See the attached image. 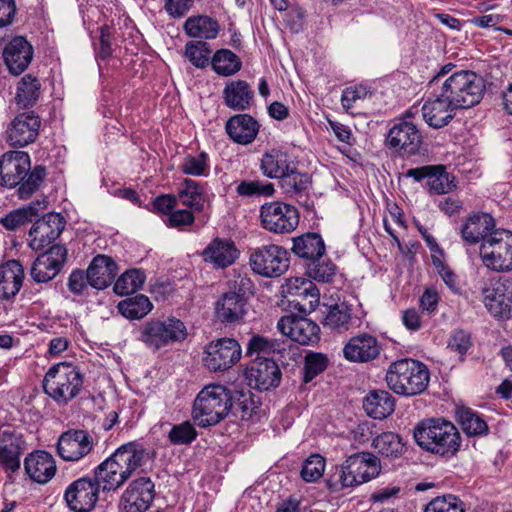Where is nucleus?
Here are the masks:
<instances>
[{
    "mask_svg": "<svg viewBox=\"0 0 512 512\" xmlns=\"http://www.w3.org/2000/svg\"><path fill=\"white\" fill-rule=\"evenodd\" d=\"M454 65L446 64L429 81V96L421 107L424 121L434 129L448 125L458 109H467L483 98L486 85L482 76L461 70L448 75Z\"/></svg>",
    "mask_w": 512,
    "mask_h": 512,
    "instance_id": "1",
    "label": "nucleus"
},
{
    "mask_svg": "<svg viewBox=\"0 0 512 512\" xmlns=\"http://www.w3.org/2000/svg\"><path fill=\"white\" fill-rule=\"evenodd\" d=\"M413 437L424 451L450 459L460 451L462 438L457 427L443 418H429L419 422Z\"/></svg>",
    "mask_w": 512,
    "mask_h": 512,
    "instance_id": "2",
    "label": "nucleus"
},
{
    "mask_svg": "<svg viewBox=\"0 0 512 512\" xmlns=\"http://www.w3.org/2000/svg\"><path fill=\"white\" fill-rule=\"evenodd\" d=\"M385 381L395 394L412 397L427 389L430 372L424 363L411 358H403L389 365Z\"/></svg>",
    "mask_w": 512,
    "mask_h": 512,
    "instance_id": "3",
    "label": "nucleus"
},
{
    "mask_svg": "<svg viewBox=\"0 0 512 512\" xmlns=\"http://www.w3.org/2000/svg\"><path fill=\"white\" fill-rule=\"evenodd\" d=\"M381 471L379 458L370 452H359L347 457L328 479L330 489L339 491L358 486L376 478Z\"/></svg>",
    "mask_w": 512,
    "mask_h": 512,
    "instance_id": "4",
    "label": "nucleus"
},
{
    "mask_svg": "<svg viewBox=\"0 0 512 512\" xmlns=\"http://www.w3.org/2000/svg\"><path fill=\"white\" fill-rule=\"evenodd\" d=\"M233 408L231 391L218 384L205 386L194 400L192 416L200 427L214 426Z\"/></svg>",
    "mask_w": 512,
    "mask_h": 512,
    "instance_id": "5",
    "label": "nucleus"
},
{
    "mask_svg": "<svg viewBox=\"0 0 512 512\" xmlns=\"http://www.w3.org/2000/svg\"><path fill=\"white\" fill-rule=\"evenodd\" d=\"M228 287L215 302V317L225 325L239 324L247 314L248 295L253 294L254 285L247 276L238 275Z\"/></svg>",
    "mask_w": 512,
    "mask_h": 512,
    "instance_id": "6",
    "label": "nucleus"
},
{
    "mask_svg": "<svg viewBox=\"0 0 512 512\" xmlns=\"http://www.w3.org/2000/svg\"><path fill=\"white\" fill-rule=\"evenodd\" d=\"M83 388V375L79 368L61 362L53 365L43 379L44 392L59 405H66L77 397Z\"/></svg>",
    "mask_w": 512,
    "mask_h": 512,
    "instance_id": "7",
    "label": "nucleus"
},
{
    "mask_svg": "<svg viewBox=\"0 0 512 512\" xmlns=\"http://www.w3.org/2000/svg\"><path fill=\"white\" fill-rule=\"evenodd\" d=\"M480 258L488 269L495 272L512 270V232L496 229L480 245Z\"/></svg>",
    "mask_w": 512,
    "mask_h": 512,
    "instance_id": "8",
    "label": "nucleus"
},
{
    "mask_svg": "<svg viewBox=\"0 0 512 512\" xmlns=\"http://www.w3.org/2000/svg\"><path fill=\"white\" fill-rule=\"evenodd\" d=\"M186 337L185 324L181 320L171 317L164 321L152 320L145 323L140 330L138 339L148 348L157 351L164 346L183 341Z\"/></svg>",
    "mask_w": 512,
    "mask_h": 512,
    "instance_id": "9",
    "label": "nucleus"
},
{
    "mask_svg": "<svg viewBox=\"0 0 512 512\" xmlns=\"http://www.w3.org/2000/svg\"><path fill=\"white\" fill-rule=\"evenodd\" d=\"M261 226L274 234L293 232L300 220L297 208L283 201L265 202L259 210Z\"/></svg>",
    "mask_w": 512,
    "mask_h": 512,
    "instance_id": "10",
    "label": "nucleus"
},
{
    "mask_svg": "<svg viewBox=\"0 0 512 512\" xmlns=\"http://www.w3.org/2000/svg\"><path fill=\"white\" fill-rule=\"evenodd\" d=\"M483 303L496 319L512 318V278L500 276L490 279L482 288Z\"/></svg>",
    "mask_w": 512,
    "mask_h": 512,
    "instance_id": "11",
    "label": "nucleus"
},
{
    "mask_svg": "<svg viewBox=\"0 0 512 512\" xmlns=\"http://www.w3.org/2000/svg\"><path fill=\"white\" fill-rule=\"evenodd\" d=\"M252 270L264 277H279L289 267V253L275 244L263 245L254 249L249 257Z\"/></svg>",
    "mask_w": 512,
    "mask_h": 512,
    "instance_id": "12",
    "label": "nucleus"
},
{
    "mask_svg": "<svg viewBox=\"0 0 512 512\" xmlns=\"http://www.w3.org/2000/svg\"><path fill=\"white\" fill-rule=\"evenodd\" d=\"M242 356L240 344L234 338H219L206 345L203 363L210 371H225Z\"/></svg>",
    "mask_w": 512,
    "mask_h": 512,
    "instance_id": "13",
    "label": "nucleus"
},
{
    "mask_svg": "<svg viewBox=\"0 0 512 512\" xmlns=\"http://www.w3.org/2000/svg\"><path fill=\"white\" fill-rule=\"evenodd\" d=\"M92 435L84 429H68L58 438L56 451L66 462H78L88 456L95 446Z\"/></svg>",
    "mask_w": 512,
    "mask_h": 512,
    "instance_id": "14",
    "label": "nucleus"
},
{
    "mask_svg": "<svg viewBox=\"0 0 512 512\" xmlns=\"http://www.w3.org/2000/svg\"><path fill=\"white\" fill-rule=\"evenodd\" d=\"M422 135L417 126L411 121H397L389 129L385 145L388 149L401 156H411L419 152Z\"/></svg>",
    "mask_w": 512,
    "mask_h": 512,
    "instance_id": "15",
    "label": "nucleus"
},
{
    "mask_svg": "<svg viewBox=\"0 0 512 512\" xmlns=\"http://www.w3.org/2000/svg\"><path fill=\"white\" fill-rule=\"evenodd\" d=\"M99 485L91 476L80 477L71 482L64 493V499L74 512H91L99 499Z\"/></svg>",
    "mask_w": 512,
    "mask_h": 512,
    "instance_id": "16",
    "label": "nucleus"
},
{
    "mask_svg": "<svg viewBox=\"0 0 512 512\" xmlns=\"http://www.w3.org/2000/svg\"><path fill=\"white\" fill-rule=\"evenodd\" d=\"M155 484L150 477L132 480L119 501L121 512H146L155 498Z\"/></svg>",
    "mask_w": 512,
    "mask_h": 512,
    "instance_id": "17",
    "label": "nucleus"
},
{
    "mask_svg": "<svg viewBox=\"0 0 512 512\" xmlns=\"http://www.w3.org/2000/svg\"><path fill=\"white\" fill-rule=\"evenodd\" d=\"M67 256L65 246L59 244L51 246L33 261L29 272L31 279L37 284L52 281L63 269Z\"/></svg>",
    "mask_w": 512,
    "mask_h": 512,
    "instance_id": "18",
    "label": "nucleus"
},
{
    "mask_svg": "<svg viewBox=\"0 0 512 512\" xmlns=\"http://www.w3.org/2000/svg\"><path fill=\"white\" fill-rule=\"evenodd\" d=\"M66 221L59 213L50 212L36 220L28 234L29 247L41 251L51 245L63 232Z\"/></svg>",
    "mask_w": 512,
    "mask_h": 512,
    "instance_id": "19",
    "label": "nucleus"
},
{
    "mask_svg": "<svg viewBox=\"0 0 512 512\" xmlns=\"http://www.w3.org/2000/svg\"><path fill=\"white\" fill-rule=\"evenodd\" d=\"M245 376L248 385L259 391L277 388L282 379L281 370L272 358L256 357L246 368Z\"/></svg>",
    "mask_w": 512,
    "mask_h": 512,
    "instance_id": "20",
    "label": "nucleus"
},
{
    "mask_svg": "<svg viewBox=\"0 0 512 512\" xmlns=\"http://www.w3.org/2000/svg\"><path fill=\"white\" fill-rule=\"evenodd\" d=\"M277 328L283 335L301 345H314L320 340V327L304 316L285 315L279 319Z\"/></svg>",
    "mask_w": 512,
    "mask_h": 512,
    "instance_id": "21",
    "label": "nucleus"
},
{
    "mask_svg": "<svg viewBox=\"0 0 512 512\" xmlns=\"http://www.w3.org/2000/svg\"><path fill=\"white\" fill-rule=\"evenodd\" d=\"M41 126L40 117L33 111L15 116L6 130V141L11 147H25L33 143Z\"/></svg>",
    "mask_w": 512,
    "mask_h": 512,
    "instance_id": "22",
    "label": "nucleus"
},
{
    "mask_svg": "<svg viewBox=\"0 0 512 512\" xmlns=\"http://www.w3.org/2000/svg\"><path fill=\"white\" fill-rule=\"evenodd\" d=\"M26 450L23 434L11 429L0 428V467L7 473L20 469L21 455Z\"/></svg>",
    "mask_w": 512,
    "mask_h": 512,
    "instance_id": "23",
    "label": "nucleus"
},
{
    "mask_svg": "<svg viewBox=\"0 0 512 512\" xmlns=\"http://www.w3.org/2000/svg\"><path fill=\"white\" fill-rule=\"evenodd\" d=\"M280 188L285 196L294 198L299 205L310 211L314 208V202L308 192L312 187L311 176L298 170L294 165L279 181Z\"/></svg>",
    "mask_w": 512,
    "mask_h": 512,
    "instance_id": "24",
    "label": "nucleus"
},
{
    "mask_svg": "<svg viewBox=\"0 0 512 512\" xmlns=\"http://www.w3.org/2000/svg\"><path fill=\"white\" fill-rule=\"evenodd\" d=\"M2 55L8 71L12 75L18 76L32 62L34 48L24 36H15L5 45Z\"/></svg>",
    "mask_w": 512,
    "mask_h": 512,
    "instance_id": "25",
    "label": "nucleus"
},
{
    "mask_svg": "<svg viewBox=\"0 0 512 512\" xmlns=\"http://www.w3.org/2000/svg\"><path fill=\"white\" fill-rule=\"evenodd\" d=\"M382 347L376 337L361 333L351 337L343 347V356L353 363H367L378 358Z\"/></svg>",
    "mask_w": 512,
    "mask_h": 512,
    "instance_id": "26",
    "label": "nucleus"
},
{
    "mask_svg": "<svg viewBox=\"0 0 512 512\" xmlns=\"http://www.w3.org/2000/svg\"><path fill=\"white\" fill-rule=\"evenodd\" d=\"M30 156L24 151H7L0 159V184L8 188L16 187L26 170L30 168Z\"/></svg>",
    "mask_w": 512,
    "mask_h": 512,
    "instance_id": "27",
    "label": "nucleus"
},
{
    "mask_svg": "<svg viewBox=\"0 0 512 512\" xmlns=\"http://www.w3.org/2000/svg\"><path fill=\"white\" fill-rule=\"evenodd\" d=\"M495 225V219L490 214L473 213L461 225V237L469 245L481 244L496 230Z\"/></svg>",
    "mask_w": 512,
    "mask_h": 512,
    "instance_id": "28",
    "label": "nucleus"
},
{
    "mask_svg": "<svg viewBox=\"0 0 512 512\" xmlns=\"http://www.w3.org/2000/svg\"><path fill=\"white\" fill-rule=\"evenodd\" d=\"M202 256L215 269H224L236 261L239 250L232 240L216 237L203 250Z\"/></svg>",
    "mask_w": 512,
    "mask_h": 512,
    "instance_id": "29",
    "label": "nucleus"
},
{
    "mask_svg": "<svg viewBox=\"0 0 512 512\" xmlns=\"http://www.w3.org/2000/svg\"><path fill=\"white\" fill-rule=\"evenodd\" d=\"M24 468L28 476L39 484L49 482L57 470L53 456L41 450L34 451L25 457Z\"/></svg>",
    "mask_w": 512,
    "mask_h": 512,
    "instance_id": "30",
    "label": "nucleus"
},
{
    "mask_svg": "<svg viewBox=\"0 0 512 512\" xmlns=\"http://www.w3.org/2000/svg\"><path fill=\"white\" fill-rule=\"evenodd\" d=\"M25 277L19 260H8L0 265V300L10 301L20 291Z\"/></svg>",
    "mask_w": 512,
    "mask_h": 512,
    "instance_id": "31",
    "label": "nucleus"
},
{
    "mask_svg": "<svg viewBox=\"0 0 512 512\" xmlns=\"http://www.w3.org/2000/svg\"><path fill=\"white\" fill-rule=\"evenodd\" d=\"M118 273L116 262L107 255H97L87 269L88 284L98 290L105 289Z\"/></svg>",
    "mask_w": 512,
    "mask_h": 512,
    "instance_id": "32",
    "label": "nucleus"
},
{
    "mask_svg": "<svg viewBox=\"0 0 512 512\" xmlns=\"http://www.w3.org/2000/svg\"><path fill=\"white\" fill-rule=\"evenodd\" d=\"M225 129L235 143L247 145L256 138L259 124L248 114H238L226 122Z\"/></svg>",
    "mask_w": 512,
    "mask_h": 512,
    "instance_id": "33",
    "label": "nucleus"
},
{
    "mask_svg": "<svg viewBox=\"0 0 512 512\" xmlns=\"http://www.w3.org/2000/svg\"><path fill=\"white\" fill-rule=\"evenodd\" d=\"M254 91L244 80H232L226 83L223 89V100L227 107L237 111H244L251 107Z\"/></svg>",
    "mask_w": 512,
    "mask_h": 512,
    "instance_id": "34",
    "label": "nucleus"
},
{
    "mask_svg": "<svg viewBox=\"0 0 512 512\" xmlns=\"http://www.w3.org/2000/svg\"><path fill=\"white\" fill-rule=\"evenodd\" d=\"M363 408L374 419H384L395 409L393 396L385 390H373L363 400Z\"/></svg>",
    "mask_w": 512,
    "mask_h": 512,
    "instance_id": "35",
    "label": "nucleus"
},
{
    "mask_svg": "<svg viewBox=\"0 0 512 512\" xmlns=\"http://www.w3.org/2000/svg\"><path fill=\"white\" fill-rule=\"evenodd\" d=\"M292 251L298 257L311 262L324 256L325 244L319 234L306 233L293 238Z\"/></svg>",
    "mask_w": 512,
    "mask_h": 512,
    "instance_id": "36",
    "label": "nucleus"
},
{
    "mask_svg": "<svg viewBox=\"0 0 512 512\" xmlns=\"http://www.w3.org/2000/svg\"><path fill=\"white\" fill-rule=\"evenodd\" d=\"M293 166L294 164L289 160L287 153L278 149H271L263 154L260 169L266 177L278 178L280 181Z\"/></svg>",
    "mask_w": 512,
    "mask_h": 512,
    "instance_id": "37",
    "label": "nucleus"
},
{
    "mask_svg": "<svg viewBox=\"0 0 512 512\" xmlns=\"http://www.w3.org/2000/svg\"><path fill=\"white\" fill-rule=\"evenodd\" d=\"M184 31L191 38L215 39L220 31L218 21L207 15L190 16L184 22Z\"/></svg>",
    "mask_w": 512,
    "mask_h": 512,
    "instance_id": "38",
    "label": "nucleus"
},
{
    "mask_svg": "<svg viewBox=\"0 0 512 512\" xmlns=\"http://www.w3.org/2000/svg\"><path fill=\"white\" fill-rule=\"evenodd\" d=\"M177 202L195 211L201 212L204 209L205 194L204 186L193 179L185 178L180 185L176 195Z\"/></svg>",
    "mask_w": 512,
    "mask_h": 512,
    "instance_id": "39",
    "label": "nucleus"
},
{
    "mask_svg": "<svg viewBox=\"0 0 512 512\" xmlns=\"http://www.w3.org/2000/svg\"><path fill=\"white\" fill-rule=\"evenodd\" d=\"M116 458L124 464L132 475L138 468L142 467L148 459V452L138 442H128L115 450Z\"/></svg>",
    "mask_w": 512,
    "mask_h": 512,
    "instance_id": "40",
    "label": "nucleus"
},
{
    "mask_svg": "<svg viewBox=\"0 0 512 512\" xmlns=\"http://www.w3.org/2000/svg\"><path fill=\"white\" fill-rule=\"evenodd\" d=\"M40 93V80L32 74H26L17 84L15 102L23 109L33 107L38 101Z\"/></svg>",
    "mask_w": 512,
    "mask_h": 512,
    "instance_id": "41",
    "label": "nucleus"
},
{
    "mask_svg": "<svg viewBox=\"0 0 512 512\" xmlns=\"http://www.w3.org/2000/svg\"><path fill=\"white\" fill-rule=\"evenodd\" d=\"M45 201L43 200V203ZM42 202L36 201L31 202L28 205L15 209L2 218H0V224L7 230L14 231L21 226L31 222L36 217L44 206H41Z\"/></svg>",
    "mask_w": 512,
    "mask_h": 512,
    "instance_id": "42",
    "label": "nucleus"
},
{
    "mask_svg": "<svg viewBox=\"0 0 512 512\" xmlns=\"http://www.w3.org/2000/svg\"><path fill=\"white\" fill-rule=\"evenodd\" d=\"M457 421L467 436H482L488 433V425L479 413L468 407H458Z\"/></svg>",
    "mask_w": 512,
    "mask_h": 512,
    "instance_id": "43",
    "label": "nucleus"
},
{
    "mask_svg": "<svg viewBox=\"0 0 512 512\" xmlns=\"http://www.w3.org/2000/svg\"><path fill=\"white\" fill-rule=\"evenodd\" d=\"M213 71L224 77L232 76L242 68V61L239 56L229 49L217 50L211 58Z\"/></svg>",
    "mask_w": 512,
    "mask_h": 512,
    "instance_id": "44",
    "label": "nucleus"
},
{
    "mask_svg": "<svg viewBox=\"0 0 512 512\" xmlns=\"http://www.w3.org/2000/svg\"><path fill=\"white\" fill-rule=\"evenodd\" d=\"M47 177V169L43 165H36L29 168L23 174L21 182L18 186V196L20 199H28L35 193Z\"/></svg>",
    "mask_w": 512,
    "mask_h": 512,
    "instance_id": "45",
    "label": "nucleus"
},
{
    "mask_svg": "<svg viewBox=\"0 0 512 512\" xmlns=\"http://www.w3.org/2000/svg\"><path fill=\"white\" fill-rule=\"evenodd\" d=\"M351 320V308L345 303H340L329 308L323 325L325 328L343 332L350 328Z\"/></svg>",
    "mask_w": 512,
    "mask_h": 512,
    "instance_id": "46",
    "label": "nucleus"
},
{
    "mask_svg": "<svg viewBox=\"0 0 512 512\" xmlns=\"http://www.w3.org/2000/svg\"><path fill=\"white\" fill-rule=\"evenodd\" d=\"M429 192L432 194H447L457 187L455 177L449 174L443 165L434 166L427 181Z\"/></svg>",
    "mask_w": 512,
    "mask_h": 512,
    "instance_id": "47",
    "label": "nucleus"
},
{
    "mask_svg": "<svg viewBox=\"0 0 512 512\" xmlns=\"http://www.w3.org/2000/svg\"><path fill=\"white\" fill-rule=\"evenodd\" d=\"M152 309L149 298L143 294L127 298L118 304L119 312L129 319H141Z\"/></svg>",
    "mask_w": 512,
    "mask_h": 512,
    "instance_id": "48",
    "label": "nucleus"
},
{
    "mask_svg": "<svg viewBox=\"0 0 512 512\" xmlns=\"http://www.w3.org/2000/svg\"><path fill=\"white\" fill-rule=\"evenodd\" d=\"M122 474L115 473L108 466H105V461L100 463L93 470L92 479L99 485V489L103 492L117 491L121 486L124 485Z\"/></svg>",
    "mask_w": 512,
    "mask_h": 512,
    "instance_id": "49",
    "label": "nucleus"
},
{
    "mask_svg": "<svg viewBox=\"0 0 512 512\" xmlns=\"http://www.w3.org/2000/svg\"><path fill=\"white\" fill-rule=\"evenodd\" d=\"M145 279V273L141 269L127 270L116 280L113 290L120 296L131 294L142 288Z\"/></svg>",
    "mask_w": 512,
    "mask_h": 512,
    "instance_id": "50",
    "label": "nucleus"
},
{
    "mask_svg": "<svg viewBox=\"0 0 512 512\" xmlns=\"http://www.w3.org/2000/svg\"><path fill=\"white\" fill-rule=\"evenodd\" d=\"M372 445L379 454L385 457L397 458L403 452L401 438L393 432H384L376 436Z\"/></svg>",
    "mask_w": 512,
    "mask_h": 512,
    "instance_id": "51",
    "label": "nucleus"
},
{
    "mask_svg": "<svg viewBox=\"0 0 512 512\" xmlns=\"http://www.w3.org/2000/svg\"><path fill=\"white\" fill-rule=\"evenodd\" d=\"M185 57L196 67L205 68L210 60L211 49L206 41H189L185 45Z\"/></svg>",
    "mask_w": 512,
    "mask_h": 512,
    "instance_id": "52",
    "label": "nucleus"
},
{
    "mask_svg": "<svg viewBox=\"0 0 512 512\" xmlns=\"http://www.w3.org/2000/svg\"><path fill=\"white\" fill-rule=\"evenodd\" d=\"M336 269V265L330 259L317 258L307 263L306 273L313 280L328 283L335 276Z\"/></svg>",
    "mask_w": 512,
    "mask_h": 512,
    "instance_id": "53",
    "label": "nucleus"
},
{
    "mask_svg": "<svg viewBox=\"0 0 512 512\" xmlns=\"http://www.w3.org/2000/svg\"><path fill=\"white\" fill-rule=\"evenodd\" d=\"M236 192L240 196H272L275 193L274 184L261 180L241 181L236 187Z\"/></svg>",
    "mask_w": 512,
    "mask_h": 512,
    "instance_id": "54",
    "label": "nucleus"
},
{
    "mask_svg": "<svg viewBox=\"0 0 512 512\" xmlns=\"http://www.w3.org/2000/svg\"><path fill=\"white\" fill-rule=\"evenodd\" d=\"M424 512H465L463 502L455 495L447 494L432 499Z\"/></svg>",
    "mask_w": 512,
    "mask_h": 512,
    "instance_id": "55",
    "label": "nucleus"
},
{
    "mask_svg": "<svg viewBox=\"0 0 512 512\" xmlns=\"http://www.w3.org/2000/svg\"><path fill=\"white\" fill-rule=\"evenodd\" d=\"M208 159L206 152H201L197 156L187 155L181 164V170L187 175L207 176L209 172Z\"/></svg>",
    "mask_w": 512,
    "mask_h": 512,
    "instance_id": "56",
    "label": "nucleus"
},
{
    "mask_svg": "<svg viewBox=\"0 0 512 512\" xmlns=\"http://www.w3.org/2000/svg\"><path fill=\"white\" fill-rule=\"evenodd\" d=\"M198 433L189 421L174 425L168 433V439L173 445H188L192 443Z\"/></svg>",
    "mask_w": 512,
    "mask_h": 512,
    "instance_id": "57",
    "label": "nucleus"
},
{
    "mask_svg": "<svg viewBox=\"0 0 512 512\" xmlns=\"http://www.w3.org/2000/svg\"><path fill=\"white\" fill-rule=\"evenodd\" d=\"M473 345L471 334L463 329L454 330L448 340L447 348L459 355L461 361Z\"/></svg>",
    "mask_w": 512,
    "mask_h": 512,
    "instance_id": "58",
    "label": "nucleus"
},
{
    "mask_svg": "<svg viewBox=\"0 0 512 512\" xmlns=\"http://www.w3.org/2000/svg\"><path fill=\"white\" fill-rule=\"evenodd\" d=\"M324 469V458L318 454H315L304 461L300 475L305 482L311 483L321 478L324 473Z\"/></svg>",
    "mask_w": 512,
    "mask_h": 512,
    "instance_id": "59",
    "label": "nucleus"
},
{
    "mask_svg": "<svg viewBox=\"0 0 512 512\" xmlns=\"http://www.w3.org/2000/svg\"><path fill=\"white\" fill-rule=\"evenodd\" d=\"M276 351V343L261 335H253L247 344L246 355L256 357H268Z\"/></svg>",
    "mask_w": 512,
    "mask_h": 512,
    "instance_id": "60",
    "label": "nucleus"
},
{
    "mask_svg": "<svg viewBox=\"0 0 512 512\" xmlns=\"http://www.w3.org/2000/svg\"><path fill=\"white\" fill-rule=\"evenodd\" d=\"M328 365V358L322 353H308L305 357L304 382L308 383L322 373Z\"/></svg>",
    "mask_w": 512,
    "mask_h": 512,
    "instance_id": "61",
    "label": "nucleus"
},
{
    "mask_svg": "<svg viewBox=\"0 0 512 512\" xmlns=\"http://www.w3.org/2000/svg\"><path fill=\"white\" fill-rule=\"evenodd\" d=\"M319 297V290L314 284V292L309 290L304 293H299V295L293 296V299L289 302L295 309L306 314L307 312L313 311L318 306Z\"/></svg>",
    "mask_w": 512,
    "mask_h": 512,
    "instance_id": "62",
    "label": "nucleus"
},
{
    "mask_svg": "<svg viewBox=\"0 0 512 512\" xmlns=\"http://www.w3.org/2000/svg\"><path fill=\"white\" fill-rule=\"evenodd\" d=\"M195 221L194 213L189 209H174L164 221L168 227L183 230Z\"/></svg>",
    "mask_w": 512,
    "mask_h": 512,
    "instance_id": "63",
    "label": "nucleus"
},
{
    "mask_svg": "<svg viewBox=\"0 0 512 512\" xmlns=\"http://www.w3.org/2000/svg\"><path fill=\"white\" fill-rule=\"evenodd\" d=\"M100 36H99V44L96 48V57L102 60H106L112 55V46H111V38L112 32L111 28L108 25H103L99 28Z\"/></svg>",
    "mask_w": 512,
    "mask_h": 512,
    "instance_id": "64",
    "label": "nucleus"
}]
</instances>
